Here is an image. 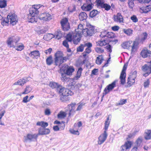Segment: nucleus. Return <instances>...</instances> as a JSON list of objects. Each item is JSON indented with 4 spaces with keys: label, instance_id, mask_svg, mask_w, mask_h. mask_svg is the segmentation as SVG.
<instances>
[{
    "label": "nucleus",
    "instance_id": "72a5a7b5",
    "mask_svg": "<svg viewBox=\"0 0 151 151\" xmlns=\"http://www.w3.org/2000/svg\"><path fill=\"white\" fill-rule=\"evenodd\" d=\"M79 17L81 21L86 20L87 17V14L85 12H81L79 14Z\"/></svg>",
    "mask_w": 151,
    "mask_h": 151
},
{
    "label": "nucleus",
    "instance_id": "79ce46f5",
    "mask_svg": "<svg viewBox=\"0 0 151 151\" xmlns=\"http://www.w3.org/2000/svg\"><path fill=\"white\" fill-rule=\"evenodd\" d=\"M142 138L141 137H139L136 141V144L137 147H140L142 146Z\"/></svg>",
    "mask_w": 151,
    "mask_h": 151
},
{
    "label": "nucleus",
    "instance_id": "bf43d9fd",
    "mask_svg": "<svg viewBox=\"0 0 151 151\" xmlns=\"http://www.w3.org/2000/svg\"><path fill=\"white\" fill-rule=\"evenodd\" d=\"M105 48L108 52H112V47L109 45L107 44L106 46L105 47Z\"/></svg>",
    "mask_w": 151,
    "mask_h": 151
},
{
    "label": "nucleus",
    "instance_id": "13d9d810",
    "mask_svg": "<svg viewBox=\"0 0 151 151\" xmlns=\"http://www.w3.org/2000/svg\"><path fill=\"white\" fill-rule=\"evenodd\" d=\"M82 126V124L81 122H79L77 123H75L74 125V128H78L81 127Z\"/></svg>",
    "mask_w": 151,
    "mask_h": 151
},
{
    "label": "nucleus",
    "instance_id": "1a4fd4ad",
    "mask_svg": "<svg viewBox=\"0 0 151 151\" xmlns=\"http://www.w3.org/2000/svg\"><path fill=\"white\" fill-rule=\"evenodd\" d=\"M100 36L101 37L107 39L113 38L114 37V34L113 33L108 32L107 30H102L101 32Z\"/></svg>",
    "mask_w": 151,
    "mask_h": 151
},
{
    "label": "nucleus",
    "instance_id": "8fccbe9b",
    "mask_svg": "<svg viewBox=\"0 0 151 151\" xmlns=\"http://www.w3.org/2000/svg\"><path fill=\"white\" fill-rule=\"evenodd\" d=\"M6 5V1L4 0H1L0 1V7L4 8L5 7Z\"/></svg>",
    "mask_w": 151,
    "mask_h": 151
},
{
    "label": "nucleus",
    "instance_id": "ddd939ff",
    "mask_svg": "<svg viewBox=\"0 0 151 151\" xmlns=\"http://www.w3.org/2000/svg\"><path fill=\"white\" fill-rule=\"evenodd\" d=\"M137 73V71H134L129 77L127 83L130 86L133 85L135 83V79L136 78Z\"/></svg>",
    "mask_w": 151,
    "mask_h": 151
},
{
    "label": "nucleus",
    "instance_id": "7ed1b4c3",
    "mask_svg": "<svg viewBox=\"0 0 151 151\" xmlns=\"http://www.w3.org/2000/svg\"><path fill=\"white\" fill-rule=\"evenodd\" d=\"M77 1L80 5L83 4L81 6V9L84 11H89L91 10L93 6L91 0H75Z\"/></svg>",
    "mask_w": 151,
    "mask_h": 151
},
{
    "label": "nucleus",
    "instance_id": "ea45409f",
    "mask_svg": "<svg viewBox=\"0 0 151 151\" xmlns=\"http://www.w3.org/2000/svg\"><path fill=\"white\" fill-rule=\"evenodd\" d=\"M66 114H67L65 112L61 111L58 114V117L59 119H63L66 116Z\"/></svg>",
    "mask_w": 151,
    "mask_h": 151
},
{
    "label": "nucleus",
    "instance_id": "680f3d73",
    "mask_svg": "<svg viewBox=\"0 0 151 151\" xmlns=\"http://www.w3.org/2000/svg\"><path fill=\"white\" fill-rule=\"evenodd\" d=\"M131 19L133 22H138V19L136 16L135 15H133L131 17Z\"/></svg>",
    "mask_w": 151,
    "mask_h": 151
},
{
    "label": "nucleus",
    "instance_id": "052dcab7",
    "mask_svg": "<svg viewBox=\"0 0 151 151\" xmlns=\"http://www.w3.org/2000/svg\"><path fill=\"white\" fill-rule=\"evenodd\" d=\"M44 113L45 115L49 116L51 114V111L50 109L47 108L45 110Z\"/></svg>",
    "mask_w": 151,
    "mask_h": 151
},
{
    "label": "nucleus",
    "instance_id": "c756f323",
    "mask_svg": "<svg viewBox=\"0 0 151 151\" xmlns=\"http://www.w3.org/2000/svg\"><path fill=\"white\" fill-rule=\"evenodd\" d=\"M145 138L147 140L151 139V131L147 129L145 131Z\"/></svg>",
    "mask_w": 151,
    "mask_h": 151
},
{
    "label": "nucleus",
    "instance_id": "774afa93",
    "mask_svg": "<svg viewBox=\"0 0 151 151\" xmlns=\"http://www.w3.org/2000/svg\"><path fill=\"white\" fill-rule=\"evenodd\" d=\"M48 37V39L50 40L51 39L53 38H54V35H53L51 34H48L46 35H45V37Z\"/></svg>",
    "mask_w": 151,
    "mask_h": 151
},
{
    "label": "nucleus",
    "instance_id": "4d7b16f0",
    "mask_svg": "<svg viewBox=\"0 0 151 151\" xmlns=\"http://www.w3.org/2000/svg\"><path fill=\"white\" fill-rule=\"evenodd\" d=\"M134 0H129L128 4L129 7L131 9H132L134 6Z\"/></svg>",
    "mask_w": 151,
    "mask_h": 151
},
{
    "label": "nucleus",
    "instance_id": "f3484780",
    "mask_svg": "<svg viewBox=\"0 0 151 151\" xmlns=\"http://www.w3.org/2000/svg\"><path fill=\"white\" fill-rule=\"evenodd\" d=\"M132 143L131 141H127L124 144L122 145L120 148V151H126L131 147Z\"/></svg>",
    "mask_w": 151,
    "mask_h": 151
},
{
    "label": "nucleus",
    "instance_id": "338daca9",
    "mask_svg": "<svg viewBox=\"0 0 151 151\" xmlns=\"http://www.w3.org/2000/svg\"><path fill=\"white\" fill-rule=\"evenodd\" d=\"M142 38L141 40L142 41H143L145 40L147 38V34L145 32V33H143V34H142Z\"/></svg>",
    "mask_w": 151,
    "mask_h": 151
},
{
    "label": "nucleus",
    "instance_id": "412c9836",
    "mask_svg": "<svg viewBox=\"0 0 151 151\" xmlns=\"http://www.w3.org/2000/svg\"><path fill=\"white\" fill-rule=\"evenodd\" d=\"M141 55L142 57L144 58L150 56L151 55V52L147 49H144L141 52Z\"/></svg>",
    "mask_w": 151,
    "mask_h": 151
},
{
    "label": "nucleus",
    "instance_id": "2f4dec72",
    "mask_svg": "<svg viewBox=\"0 0 151 151\" xmlns=\"http://www.w3.org/2000/svg\"><path fill=\"white\" fill-rule=\"evenodd\" d=\"M54 38L59 40L62 37L63 35L61 32L59 30H57L54 35Z\"/></svg>",
    "mask_w": 151,
    "mask_h": 151
},
{
    "label": "nucleus",
    "instance_id": "aec40b11",
    "mask_svg": "<svg viewBox=\"0 0 151 151\" xmlns=\"http://www.w3.org/2000/svg\"><path fill=\"white\" fill-rule=\"evenodd\" d=\"M151 10V5H149L139 8V11L142 13H147Z\"/></svg>",
    "mask_w": 151,
    "mask_h": 151
},
{
    "label": "nucleus",
    "instance_id": "6e6552de",
    "mask_svg": "<svg viewBox=\"0 0 151 151\" xmlns=\"http://www.w3.org/2000/svg\"><path fill=\"white\" fill-rule=\"evenodd\" d=\"M38 136V134H28L26 136L24 137L23 141L26 142L28 140L30 142L37 141Z\"/></svg>",
    "mask_w": 151,
    "mask_h": 151
},
{
    "label": "nucleus",
    "instance_id": "6ab92c4d",
    "mask_svg": "<svg viewBox=\"0 0 151 151\" xmlns=\"http://www.w3.org/2000/svg\"><path fill=\"white\" fill-rule=\"evenodd\" d=\"M50 132L49 129L47 128H40L38 129V136L49 134Z\"/></svg>",
    "mask_w": 151,
    "mask_h": 151
},
{
    "label": "nucleus",
    "instance_id": "2eb2a0df",
    "mask_svg": "<svg viewBox=\"0 0 151 151\" xmlns=\"http://www.w3.org/2000/svg\"><path fill=\"white\" fill-rule=\"evenodd\" d=\"M74 70V68L73 66H69L68 65H65L64 69V73L68 76L71 75Z\"/></svg>",
    "mask_w": 151,
    "mask_h": 151
},
{
    "label": "nucleus",
    "instance_id": "f704fd0d",
    "mask_svg": "<svg viewBox=\"0 0 151 151\" xmlns=\"http://www.w3.org/2000/svg\"><path fill=\"white\" fill-rule=\"evenodd\" d=\"M49 86L52 88H57L58 89H59L60 88V86L59 84L54 82H51L49 84Z\"/></svg>",
    "mask_w": 151,
    "mask_h": 151
},
{
    "label": "nucleus",
    "instance_id": "c85d7f7f",
    "mask_svg": "<svg viewBox=\"0 0 151 151\" xmlns=\"http://www.w3.org/2000/svg\"><path fill=\"white\" fill-rule=\"evenodd\" d=\"M39 11L38 10H35L32 8L29 11V15L36 16V15H37L39 13Z\"/></svg>",
    "mask_w": 151,
    "mask_h": 151
},
{
    "label": "nucleus",
    "instance_id": "f257e3e1",
    "mask_svg": "<svg viewBox=\"0 0 151 151\" xmlns=\"http://www.w3.org/2000/svg\"><path fill=\"white\" fill-rule=\"evenodd\" d=\"M94 27L91 25L84 29L83 24H80L74 32L69 33L67 39L70 41L73 40V43L77 45L81 40L82 33L85 36H91L94 33Z\"/></svg>",
    "mask_w": 151,
    "mask_h": 151
},
{
    "label": "nucleus",
    "instance_id": "5fc2aeb1",
    "mask_svg": "<svg viewBox=\"0 0 151 151\" xmlns=\"http://www.w3.org/2000/svg\"><path fill=\"white\" fill-rule=\"evenodd\" d=\"M111 8V6L108 4L105 3L104 4L102 8H103L105 9V10L106 11H108Z\"/></svg>",
    "mask_w": 151,
    "mask_h": 151
},
{
    "label": "nucleus",
    "instance_id": "7c9ffc66",
    "mask_svg": "<svg viewBox=\"0 0 151 151\" xmlns=\"http://www.w3.org/2000/svg\"><path fill=\"white\" fill-rule=\"evenodd\" d=\"M48 124L47 122L42 121L38 122L36 123L37 125L41 126L43 128H45L48 126Z\"/></svg>",
    "mask_w": 151,
    "mask_h": 151
},
{
    "label": "nucleus",
    "instance_id": "20e7f679",
    "mask_svg": "<svg viewBox=\"0 0 151 151\" xmlns=\"http://www.w3.org/2000/svg\"><path fill=\"white\" fill-rule=\"evenodd\" d=\"M19 40V39L17 36H11L8 37L6 43L8 47L14 48L16 47V45Z\"/></svg>",
    "mask_w": 151,
    "mask_h": 151
},
{
    "label": "nucleus",
    "instance_id": "9d476101",
    "mask_svg": "<svg viewBox=\"0 0 151 151\" xmlns=\"http://www.w3.org/2000/svg\"><path fill=\"white\" fill-rule=\"evenodd\" d=\"M52 18V15L47 12L41 13L39 16V19L44 21H49Z\"/></svg>",
    "mask_w": 151,
    "mask_h": 151
},
{
    "label": "nucleus",
    "instance_id": "0eeeda50",
    "mask_svg": "<svg viewBox=\"0 0 151 151\" xmlns=\"http://www.w3.org/2000/svg\"><path fill=\"white\" fill-rule=\"evenodd\" d=\"M143 72L145 73L143 76L146 77L151 73V61L147 64H145L141 68Z\"/></svg>",
    "mask_w": 151,
    "mask_h": 151
},
{
    "label": "nucleus",
    "instance_id": "c9c22d12",
    "mask_svg": "<svg viewBox=\"0 0 151 151\" xmlns=\"http://www.w3.org/2000/svg\"><path fill=\"white\" fill-rule=\"evenodd\" d=\"M98 7L102 8L104 4V0H96V1Z\"/></svg>",
    "mask_w": 151,
    "mask_h": 151
},
{
    "label": "nucleus",
    "instance_id": "f8f14e48",
    "mask_svg": "<svg viewBox=\"0 0 151 151\" xmlns=\"http://www.w3.org/2000/svg\"><path fill=\"white\" fill-rule=\"evenodd\" d=\"M107 132L104 131L103 133L100 135L98 138V144L101 145L107 139Z\"/></svg>",
    "mask_w": 151,
    "mask_h": 151
},
{
    "label": "nucleus",
    "instance_id": "6e6d98bb",
    "mask_svg": "<svg viewBox=\"0 0 151 151\" xmlns=\"http://www.w3.org/2000/svg\"><path fill=\"white\" fill-rule=\"evenodd\" d=\"M86 47L85 43L84 44H81L77 49V51L78 52H82L84 49V47Z\"/></svg>",
    "mask_w": 151,
    "mask_h": 151
},
{
    "label": "nucleus",
    "instance_id": "dca6fc26",
    "mask_svg": "<svg viewBox=\"0 0 151 151\" xmlns=\"http://www.w3.org/2000/svg\"><path fill=\"white\" fill-rule=\"evenodd\" d=\"M113 19L116 22L119 23H123L124 19L121 13H118L116 15H114L113 17Z\"/></svg>",
    "mask_w": 151,
    "mask_h": 151
},
{
    "label": "nucleus",
    "instance_id": "c03bdc74",
    "mask_svg": "<svg viewBox=\"0 0 151 151\" xmlns=\"http://www.w3.org/2000/svg\"><path fill=\"white\" fill-rule=\"evenodd\" d=\"M137 43L136 42H134L132 46L131 51L132 52H134L137 49Z\"/></svg>",
    "mask_w": 151,
    "mask_h": 151
},
{
    "label": "nucleus",
    "instance_id": "f03ea898",
    "mask_svg": "<svg viewBox=\"0 0 151 151\" xmlns=\"http://www.w3.org/2000/svg\"><path fill=\"white\" fill-rule=\"evenodd\" d=\"M54 62L56 65H60L66 61L68 58L63 57V52L61 51H58L55 54Z\"/></svg>",
    "mask_w": 151,
    "mask_h": 151
},
{
    "label": "nucleus",
    "instance_id": "4c0bfd02",
    "mask_svg": "<svg viewBox=\"0 0 151 151\" xmlns=\"http://www.w3.org/2000/svg\"><path fill=\"white\" fill-rule=\"evenodd\" d=\"M24 46L23 44H18L17 43V45H16V47H14L15 49L18 51H21L24 48Z\"/></svg>",
    "mask_w": 151,
    "mask_h": 151
},
{
    "label": "nucleus",
    "instance_id": "473e14b6",
    "mask_svg": "<svg viewBox=\"0 0 151 151\" xmlns=\"http://www.w3.org/2000/svg\"><path fill=\"white\" fill-rule=\"evenodd\" d=\"M26 82V79L25 78H22L20 79L17 82H15L14 84L15 85H18L20 86H23Z\"/></svg>",
    "mask_w": 151,
    "mask_h": 151
},
{
    "label": "nucleus",
    "instance_id": "e433bc0d",
    "mask_svg": "<svg viewBox=\"0 0 151 151\" xmlns=\"http://www.w3.org/2000/svg\"><path fill=\"white\" fill-rule=\"evenodd\" d=\"M32 90V88L30 86H27L24 89V91L21 94L19 95L21 96L22 94H27L29 93Z\"/></svg>",
    "mask_w": 151,
    "mask_h": 151
},
{
    "label": "nucleus",
    "instance_id": "49530a36",
    "mask_svg": "<svg viewBox=\"0 0 151 151\" xmlns=\"http://www.w3.org/2000/svg\"><path fill=\"white\" fill-rule=\"evenodd\" d=\"M9 21L8 19H7V18L6 19H5L3 20H2L1 24L3 26H8L9 24Z\"/></svg>",
    "mask_w": 151,
    "mask_h": 151
},
{
    "label": "nucleus",
    "instance_id": "864d4df0",
    "mask_svg": "<svg viewBox=\"0 0 151 151\" xmlns=\"http://www.w3.org/2000/svg\"><path fill=\"white\" fill-rule=\"evenodd\" d=\"M98 13V12L96 10H93L90 12V16L91 17L95 16Z\"/></svg>",
    "mask_w": 151,
    "mask_h": 151
},
{
    "label": "nucleus",
    "instance_id": "bb28decb",
    "mask_svg": "<svg viewBox=\"0 0 151 151\" xmlns=\"http://www.w3.org/2000/svg\"><path fill=\"white\" fill-rule=\"evenodd\" d=\"M85 45L86 47H87L85 50V52L87 54H89L91 51V47L92 46V44L90 42L86 43H85Z\"/></svg>",
    "mask_w": 151,
    "mask_h": 151
},
{
    "label": "nucleus",
    "instance_id": "5701e85b",
    "mask_svg": "<svg viewBox=\"0 0 151 151\" xmlns=\"http://www.w3.org/2000/svg\"><path fill=\"white\" fill-rule=\"evenodd\" d=\"M27 20L29 22L32 23L36 22L37 21V16L29 15L28 16Z\"/></svg>",
    "mask_w": 151,
    "mask_h": 151
},
{
    "label": "nucleus",
    "instance_id": "a19ab883",
    "mask_svg": "<svg viewBox=\"0 0 151 151\" xmlns=\"http://www.w3.org/2000/svg\"><path fill=\"white\" fill-rule=\"evenodd\" d=\"M82 69L81 68H79L77 72L76 75L74 78V79L77 80L81 76V72Z\"/></svg>",
    "mask_w": 151,
    "mask_h": 151
},
{
    "label": "nucleus",
    "instance_id": "393cba45",
    "mask_svg": "<svg viewBox=\"0 0 151 151\" xmlns=\"http://www.w3.org/2000/svg\"><path fill=\"white\" fill-rule=\"evenodd\" d=\"M29 55L32 58H37L40 56V54L38 50H36L31 52Z\"/></svg>",
    "mask_w": 151,
    "mask_h": 151
},
{
    "label": "nucleus",
    "instance_id": "e2e57ef3",
    "mask_svg": "<svg viewBox=\"0 0 151 151\" xmlns=\"http://www.w3.org/2000/svg\"><path fill=\"white\" fill-rule=\"evenodd\" d=\"M41 6L40 4H38V5H34L32 6V8L35 9V10H38V9H40V8L42 6Z\"/></svg>",
    "mask_w": 151,
    "mask_h": 151
},
{
    "label": "nucleus",
    "instance_id": "9b49d317",
    "mask_svg": "<svg viewBox=\"0 0 151 151\" xmlns=\"http://www.w3.org/2000/svg\"><path fill=\"white\" fill-rule=\"evenodd\" d=\"M116 81H115L111 84L107 85L105 88L104 91L103 93V95H106L110 92L112 91L114 88L116 86Z\"/></svg>",
    "mask_w": 151,
    "mask_h": 151
},
{
    "label": "nucleus",
    "instance_id": "4be33fe9",
    "mask_svg": "<svg viewBox=\"0 0 151 151\" xmlns=\"http://www.w3.org/2000/svg\"><path fill=\"white\" fill-rule=\"evenodd\" d=\"M132 43V41H128L124 42L121 45L122 48L125 49H129L131 46V44Z\"/></svg>",
    "mask_w": 151,
    "mask_h": 151
},
{
    "label": "nucleus",
    "instance_id": "b1692460",
    "mask_svg": "<svg viewBox=\"0 0 151 151\" xmlns=\"http://www.w3.org/2000/svg\"><path fill=\"white\" fill-rule=\"evenodd\" d=\"M75 104H72L68 105V111L70 112L69 113V116L71 114L75 112Z\"/></svg>",
    "mask_w": 151,
    "mask_h": 151
},
{
    "label": "nucleus",
    "instance_id": "0e129e2a",
    "mask_svg": "<svg viewBox=\"0 0 151 151\" xmlns=\"http://www.w3.org/2000/svg\"><path fill=\"white\" fill-rule=\"evenodd\" d=\"M150 84V81L149 79H147L144 83V86L145 88H147L149 87Z\"/></svg>",
    "mask_w": 151,
    "mask_h": 151
},
{
    "label": "nucleus",
    "instance_id": "a18cd8bd",
    "mask_svg": "<svg viewBox=\"0 0 151 151\" xmlns=\"http://www.w3.org/2000/svg\"><path fill=\"white\" fill-rule=\"evenodd\" d=\"M5 112L6 111L4 110H2L0 112V125H4V124L2 122L1 119L2 117L4 115Z\"/></svg>",
    "mask_w": 151,
    "mask_h": 151
},
{
    "label": "nucleus",
    "instance_id": "423d86ee",
    "mask_svg": "<svg viewBox=\"0 0 151 151\" xmlns=\"http://www.w3.org/2000/svg\"><path fill=\"white\" fill-rule=\"evenodd\" d=\"M60 90L59 91V93L60 95L61 96V100L63 101L61 97L68 96H71L73 94V93L72 91L68 89H66L65 88H63L59 89Z\"/></svg>",
    "mask_w": 151,
    "mask_h": 151
},
{
    "label": "nucleus",
    "instance_id": "58836bf2",
    "mask_svg": "<svg viewBox=\"0 0 151 151\" xmlns=\"http://www.w3.org/2000/svg\"><path fill=\"white\" fill-rule=\"evenodd\" d=\"M78 130V128L74 127L73 129H70L69 131L72 134L78 135L79 134V133Z\"/></svg>",
    "mask_w": 151,
    "mask_h": 151
},
{
    "label": "nucleus",
    "instance_id": "a211bd4d",
    "mask_svg": "<svg viewBox=\"0 0 151 151\" xmlns=\"http://www.w3.org/2000/svg\"><path fill=\"white\" fill-rule=\"evenodd\" d=\"M126 69V68L124 66L123 67L120 77L121 83L122 84H124L125 82L126 76L125 71Z\"/></svg>",
    "mask_w": 151,
    "mask_h": 151
},
{
    "label": "nucleus",
    "instance_id": "3c124183",
    "mask_svg": "<svg viewBox=\"0 0 151 151\" xmlns=\"http://www.w3.org/2000/svg\"><path fill=\"white\" fill-rule=\"evenodd\" d=\"M97 44L100 46H105L107 44L105 40L99 41L97 42Z\"/></svg>",
    "mask_w": 151,
    "mask_h": 151
},
{
    "label": "nucleus",
    "instance_id": "603ef678",
    "mask_svg": "<svg viewBox=\"0 0 151 151\" xmlns=\"http://www.w3.org/2000/svg\"><path fill=\"white\" fill-rule=\"evenodd\" d=\"M95 51L98 53H101L104 52V50L102 48L96 47L95 48Z\"/></svg>",
    "mask_w": 151,
    "mask_h": 151
},
{
    "label": "nucleus",
    "instance_id": "09e8293b",
    "mask_svg": "<svg viewBox=\"0 0 151 151\" xmlns=\"http://www.w3.org/2000/svg\"><path fill=\"white\" fill-rule=\"evenodd\" d=\"M46 63L48 65H51L53 62L52 58V56H50L47 58L46 60Z\"/></svg>",
    "mask_w": 151,
    "mask_h": 151
},
{
    "label": "nucleus",
    "instance_id": "a878e982",
    "mask_svg": "<svg viewBox=\"0 0 151 151\" xmlns=\"http://www.w3.org/2000/svg\"><path fill=\"white\" fill-rule=\"evenodd\" d=\"M110 122V116H109L104 123V131L107 132Z\"/></svg>",
    "mask_w": 151,
    "mask_h": 151
},
{
    "label": "nucleus",
    "instance_id": "39448f33",
    "mask_svg": "<svg viewBox=\"0 0 151 151\" xmlns=\"http://www.w3.org/2000/svg\"><path fill=\"white\" fill-rule=\"evenodd\" d=\"M7 19H8L10 24L14 26L18 22V18L17 15L14 12H10L7 16Z\"/></svg>",
    "mask_w": 151,
    "mask_h": 151
},
{
    "label": "nucleus",
    "instance_id": "de8ad7c7",
    "mask_svg": "<svg viewBox=\"0 0 151 151\" xmlns=\"http://www.w3.org/2000/svg\"><path fill=\"white\" fill-rule=\"evenodd\" d=\"M69 34H68L66 36V40H64L63 41V45L66 48H68V47H69V45L68 44V41L70 42L72 41H73V40L70 41L67 39V36Z\"/></svg>",
    "mask_w": 151,
    "mask_h": 151
},
{
    "label": "nucleus",
    "instance_id": "cd10ccee",
    "mask_svg": "<svg viewBox=\"0 0 151 151\" xmlns=\"http://www.w3.org/2000/svg\"><path fill=\"white\" fill-rule=\"evenodd\" d=\"M104 60L103 56L102 55H99L97 57L96 60V64L100 65Z\"/></svg>",
    "mask_w": 151,
    "mask_h": 151
},
{
    "label": "nucleus",
    "instance_id": "4468645a",
    "mask_svg": "<svg viewBox=\"0 0 151 151\" xmlns=\"http://www.w3.org/2000/svg\"><path fill=\"white\" fill-rule=\"evenodd\" d=\"M61 24L64 30H68L70 28L68 20L66 18L63 19L61 21Z\"/></svg>",
    "mask_w": 151,
    "mask_h": 151
},
{
    "label": "nucleus",
    "instance_id": "69168bd1",
    "mask_svg": "<svg viewBox=\"0 0 151 151\" xmlns=\"http://www.w3.org/2000/svg\"><path fill=\"white\" fill-rule=\"evenodd\" d=\"M127 101L126 99H122L120 100L118 103V105H122L125 104Z\"/></svg>",
    "mask_w": 151,
    "mask_h": 151
},
{
    "label": "nucleus",
    "instance_id": "37998d69",
    "mask_svg": "<svg viewBox=\"0 0 151 151\" xmlns=\"http://www.w3.org/2000/svg\"><path fill=\"white\" fill-rule=\"evenodd\" d=\"M123 31L128 36H131L132 34L133 30L131 29H124Z\"/></svg>",
    "mask_w": 151,
    "mask_h": 151
}]
</instances>
